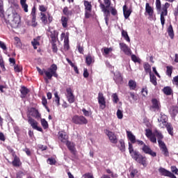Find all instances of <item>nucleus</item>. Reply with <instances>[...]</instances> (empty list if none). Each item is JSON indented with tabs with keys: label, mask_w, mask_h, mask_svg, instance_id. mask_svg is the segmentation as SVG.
Listing matches in <instances>:
<instances>
[{
	"label": "nucleus",
	"mask_w": 178,
	"mask_h": 178,
	"mask_svg": "<svg viewBox=\"0 0 178 178\" xmlns=\"http://www.w3.org/2000/svg\"><path fill=\"white\" fill-rule=\"evenodd\" d=\"M38 73L41 75L44 74L47 76L49 80L52 79V76L54 77H58V74H56V70H58V67L56 65L53 64L47 70H44L43 71L38 67H36Z\"/></svg>",
	"instance_id": "1"
},
{
	"label": "nucleus",
	"mask_w": 178,
	"mask_h": 178,
	"mask_svg": "<svg viewBox=\"0 0 178 178\" xmlns=\"http://www.w3.org/2000/svg\"><path fill=\"white\" fill-rule=\"evenodd\" d=\"M104 4L102 3H100V8L105 16L104 19H105L106 24V26H108V21L109 20V16H111V11H109V10L108 9L111 8V1L104 0Z\"/></svg>",
	"instance_id": "2"
},
{
	"label": "nucleus",
	"mask_w": 178,
	"mask_h": 178,
	"mask_svg": "<svg viewBox=\"0 0 178 178\" xmlns=\"http://www.w3.org/2000/svg\"><path fill=\"white\" fill-rule=\"evenodd\" d=\"M154 134H156V136L158 138L159 145L163 155H165V156H168L169 155V152H168V148H166V145H165V143H163V141L161 140L163 138V136L162 135V134L160 131H159L158 129L154 130Z\"/></svg>",
	"instance_id": "3"
},
{
	"label": "nucleus",
	"mask_w": 178,
	"mask_h": 178,
	"mask_svg": "<svg viewBox=\"0 0 178 178\" xmlns=\"http://www.w3.org/2000/svg\"><path fill=\"white\" fill-rule=\"evenodd\" d=\"M168 117L165 115H161L160 119L158 120V121L160 123L161 127H166L168 133L170 136H173V127L172 124L168 123Z\"/></svg>",
	"instance_id": "4"
},
{
	"label": "nucleus",
	"mask_w": 178,
	"mask_h": 178,
	"mask_svg": "<svg viewBox=\"0 0 178 178\" xmlns=\"http://www.w3.org/2000/svg\"><path fill=\"white\" fill-rule=\"evenodd\" d=\"M10 24L13 29H17L19 24H20V15L16 13H13L11 19H10Z\"/></svg>",
	"instance_id": "5"
},
{
	"label": "nucleus",
	"mask_w": 178,
	"mask_h": 178,
	"mask_svg": "<svg viewBox=\"0 0 178 178\" xmlns=\"http://www.w3.org/2000/svg\"><path fill=\"white\" fill-rule=\"evenodd\" d=\"M72 123H74L75 124H87L88 123V121L84 116H79V115H74L72 118Z\"/></svg>",
	"instance_id": "6"
},
{
	"label": "nucleus",
	"mask_w": 178,
	"mask_h": 178,
	"mask_svg": "<svg viewBox=\"0 0 178 178\" xmlns=\"http://www.w3.org/2000/svg\"><path fill=\"white\" fill-rule=\"evenodd\" d=\"M39 10L42 13H40V19L44 24H48V19L47 18V7L44 5H40L39 6Z\"/></svg>",
	"instance_id": "7"
},
{
	"label": "nucleus",
	"mask_w": 178,
	"mask_h": 178,
	"mask_svg": "<svg viewBox=\"0 0 178 178\" xmlns=\"http://www.w3.org/2000/svg\"><path fill=\"white\" fill-rule=\"evenodd\" d=\"M83 5L85 6V17L86 19H90L91 16V10H92V6L88 1H84Z\"/></svg>",
	"instance_id": "8"
},
{
	"label": "nucleus",
	"mask_w": 178,
	"mask_h": 178,
	"mask_svg": "<svg viewBox=\"0 0 178 178\" xmlns=\"http://www.w3.org/2000/svg\"><path fill=\"white\" fill-rule=\"evenodd\" d=\"M65 97L70 104H73V102H74V93H73V90H72V88H67L66 89Z\"/></svg>",
	"instance_id": "9"
},
{
	"label": "nucleus",
	"mask_w": 178,
	"mask_h": 178,
	"mask_svg": "<svg viewBox=\"0 0 178 178\" xmlns=\"http://www.w3.org/2000/svg\"><path fill=\"white\" fill-rule=\"evenodd\" d=\"M129 151L131 158L136 161L140 158V156L141 155L138 152L134 150L133 148V145H131L130 143H129Z\"/></svg>",
	"instance_id": "10"
},
{
	"label": "nucleus",
	"mask_w": 178,
	"mask_h": 178,
	"mask_svg": "<svg viewBox=\"0 0 178 178\" xmlns=\"http://www.w3.org/2000/svg\"><path fill=\"white\" fill-rule=\"evenodd\" d=\"M105 134H106V136H108L109 140L111 141V143H112L113 144H117L118 143V137L116 136V135H115V133L106 129L105 131Z\"/></svg>",
	"instance_id": "11"
},
{
	"label": "nucleus",
	"mask_w": 178,
	"mask_h": 178,
	"mask_svg": "<svg viewBox=\"0 0 178 178\" xmlns=\"http://www.w3.org/2000/svg\"><path fill=\"white\" fill-rule=\"evenodd\" d=\"M98 102L99 104L100 109H105V108L106 107V102H105V97H104V94L99 93Z\"/></svg>",
	"instance_id": "12"
},
{
	"label": "nucleus",
	"mask_w": 178,
	"mask_h": 178,
	"mask_svg": "<svg viewBox=\"0 0 178 178\" xmlns=\"http://www.w3.org/2000/svg\"><path fill=\"white\" fill-rule=\"evenodd\" d=\"M28 122L35 130H38V131H42V128L38 127V122H37L34 119L29 118Z\"/></svg>",
	"instance_id": "13"
},
{
	"label": "nucleus",
	"mask_w": 178,
	"mask_h": 178,
	"mask_svg": "<svg viewBox=\"0 0 178 178\" xmlns=\"http://www.w3.org/2000/svg\"><path fill=\"white\" fill-rule=\"evenodd\" d=\"M142 151L145 152V154H148V155H151V156H156V153L152 151L149 146L147 145H144V146L142 147Z\"/></svg>",
	"instance_id": "14"
},
{
	"label": "nucleus",
	"mask_w": 178,
	"mask_h": 178,
	"mask_svg": "<svg viewBox=\"0 0 178 178\" xmlns=\"http://www.w3.org/2000/svg\"><path fill=\"white\" fill-rule=\"evenodd\" d=\"M120 47L125 55H131V49L125 43H120Z\"/></svg>",
	"instance_id": "15"
},
{
	"label": "nucleus",
	"mask_w": 178,
	"mask_h": 178,
	"mask_svg": "<svg viewBox=\"0 0 178 178\" xmlns=\"http://www.w3.org/2000/svg\"><path fill=\"white\" fill-rule=\"evenodd\" d=\"M68 136L66 134V132L62 131L58 132V139L61 143H67Z\"/></svg>",
	"instance_id": "16"
},
{
	"label": "nucleus",
	"mask_w": 178,
	"mask_h": 178,
	"mask_svg": "<svg viewBox=\"0 0 178 178\" xmlns=\"http://www.w3.org/2000/svg\"><path fill=\"white\" fill-rule=\"evenodd\" d=\"M49 35L51 38V42H56V38H58V32L54 29H49Z\"/></svg>",
	"instance_id": "17"
},
{
	"label": "nucleus",
	"mask_w": 178,
	"mask_h": 178,
	"mask_svg": "<svg viewBox=\"0 0 178 178\" xmlns=\"http://www.w3.org/2000/svg\"><path fill=\"white\" fill-rule=\"evenodd\" d=\"M152 108L154 111H159V109H161V104L156 99H153L152 100Z\"/></svg>",
	"instance_id": "18"
},
{
	"label": "nucleus",
	"mask_w": 178,
	"mask_h": 178,
	"mask_svg": "<svg viewBox=\"0 0 178 178\" xmlns=\"http://www.w3.org/2000/svg\"><path fill=\"white\" fill-rule=\"evenodd\" d=\"M136 162H138V163H140V165H143L144 168H147V157L140 155V157L137 159Z\"/></svg>",
	"instance_id": "19"
},
{
	"label": "nucleus",
	"mask_w": 178,
	"mask_h": 178,
	"mask_svg": "<svg viewBox=\"0 0 178 178\" xmlns=\"http://www.w3.org/2000/svg\"><path fill=\"white\" fill-rule=\"evenodd\" d=\"M113 80L116 81V83H120L123 80V78L122 77V74H120V72L118 71H115L114 72V76H113Z\"/></svg>",
	"instance_id": "20"
},
{
	"label": "nucleus",
	"mask_w": 178,
	"mask_h": 178,
	"mask_svg": "<svg viewBox=\"0 0 178 178\" xmlns=\"http://www.w3.org/2000/svg\"><path fill=\"white\" fill-rule=\"evenodd\" d=\"M167 15H168V9H166V8H163L161 13V23L162 26L165 25V16H166Z\"/></svg>",
	"instance_id": "21"
},
{
	"label": "nucleus",
	"mask_w": 178,
	"mask_h": 178,
	"mask_svg": "<svg viewBox=\"0 0 178 178\" xmlns=\"http://www.w3.org/2000/svg\"><path fill=\"white\" fill-rule=\"evenodd\" d=\"M159 173H161V175H162V176H168V177H170L174 175L172 172H170L166 170L165 168H162L159 169Z\"/></svg>",
	"instance_id": "22"
},
{
	"label": "nucleus",
	"mask_w": 178,
	"mask_h": 178,
	"mask_svg": "<svg viewBox=\"0 0 178 178\" xmlns=\"http://www.w3.org/2000/svg\"><path fill=\"white\" fill-rule=\"evenodd\" d=\"M65 143H66V145H67L68 149H70V151L71 152H72V154H75L76 147H74V143H73L72 142H69V141H67Z\"/></svg>",
	"instance_id": "23"
},
{
	"label": "nucleus",
	"mask_w": 178,
	"mask_h": 178,
	"mask_svg": "<svg viewBox=\"0 0 178 178\" xmlns=\"http://www.w3.org/2000/svg\"><path fill=\"white\" fill-rule=\"evenodd\" d=\"M123 13L125 19H129L130 15H131V10L127 9V6H123Z\"/></svg>",
	"instance_id": "24"
},
{
	"label": "nucleus",
	"mask_w": 178,
	"mask_h": 178,
	"mask_svg": "<svg viewBox=\"0 0 178 178\" xmlns=\"http://www.w3.org/2000/svg\"><path fill=\"white\" fill-rule=\"evenodd\" d=\"M127 134L129 140L132 143V144L136 143L137 140H136V136H134L131 131H127Z\"/></svg>",
	"instance_id": "25"
},
{
	"label": "nucleus",
	"mask_w": 178,
	"mask_h": 178,
	"mask_svg": "<svg viewBox=\"0 0 178 178\" xmlns=\"http://www.w3.org/2000/svg\"><path fill=\"white\" fill-rule=\"evenodd\" d=\"M31 15L33 16L32 22L31 24H29V25L31 26L32 27H37V22H35V11L34 9L32 10Z\"/></svg>",
	"instance_id": "26"
},
{
	"label": "nucleus",
	"mask_w": 178,
	"mask_h": 178,
	"mask_svg": "<svg viewBox=\"0 0 178 178\" xmlns=\"http://www.w3.org/2000/svg\"><path fill=\"white\" fill-rule=\"evenodd\" d=\"M29 113L31 116H33V118H40V113L34 108H31Z\"/></svg>",
	"instance_id": "27"
},
{
	"label": "nucleus",
	"mask_w": 178,
	"mask_h": 178,
	"mask_svg": "<svg viewBox=\"0 0 178 178\" xmlns=\"http://www.w3.org/2000/svg\"><path fill=\"white\" fill-rule=\"evenodd\" d=\"M26 2H27V0H20V4L22 9H24V12L27 13L29 12V5H27Z\"/></svg>",
	"instance_id": "28"
},
{
	"label": "nucleus",
	"mask_w": 178,
	"mask_h": 178,
	"mask_svg": "<svg viewBox=\"0 0 178 178\" xmlns=\"http://www.w3.org/2000/svg\"><path fill=\"white\" fill-rule=\"evenodd\" d=\"M167 31L169 37L171 38V40H173V38H175V32L173 31V27L172 25L168 26Z\"/></svg>",
	"instance_id": "29"
},
{
	"label": "nucleus",
	"mask_w": 178,
	"mask_h": 178,
	"mask_svg": "<svg viewBox=\"0 0 178 178\" xmlns=\"http://www.w3.org/2000/svg\"><path fill=\"white\" fill-rule=\"evenodd\" d=\"M29 89H27L26 87L22 86L20 92H21V98H26V95L29 94Z\"/></svg>",
	"instance_id": "30"
},
{
	"label": "nucleus",
	"mask_w": 178,
	"mask_h": 178,
	"mask_svg": "<svg viewBox=\"0 0 178 178\" xmlns=\"http://www.w3.org/2000/svg\"><path fill=\"white\" fill-rule=\"evenodd\" d=\"M170 113L171 116H172V118H175V116H176V115H177L178 113V107L177 106L171 107V108L170 109Z\"/></svg>",
	"instance_id": "31"
},
{
	"label": "nucleus",
	"mask_w": 178,
	"mask_h": 178,
	"mask_svg": "<svg viewBox=\"0 0 178 178\" xmlns=\"http://www.w3.org/2000/svg\"><path fill=\"white\" fill-rule=\"evenodd\" d=\"M145 11L149 15V16H152V15L154 13V10L152 9V8L149 6V3H146Z\"/></svg>",
	"instance_id": "32"
},
{
	"label": "nucleus",
	"mask_w": 178,
	"mask_h": 178,
	"mask_svg": "<svg viewBox=\"0 0 178 178\" xmlns=\"http://www.w3.org/2000/svg\"><path fill=\"white\" fill-rule=\"evenodd\" d=\"M40 37H38L35 39H33V40L31 42V44L34 48V49H37V47L40 45Z\"/></svg>",
	"instance_id": "33"
},
{
	"label": "nucleus",
	"mask_w": 178,
	"mask_h": 178,
	"mask_svg": "<svg viewBox=\"0 0 178 178\" xmlns=\"http://www.w3.org/2000/svg\"><path fill=\"white\" fill-rule=\"evenodd\" d=\"M143 67L145 70V72L146 73H149V74H151V65H149L147 63H145L143 65Z\"/></svg>",
	"instance_id": "34"
},
{
	"label": "nucleus",
	"mask_w": 178,
	"mask_h": 178,
	"mask_svg": "<svg viewBox=\"0 0 178 178\" xmlns=\"http://www.w3.org/2000/svg\"><path fill=\"white\" fill-rule=\"evenodd\" d=\"M119 148L122 152H124L126 151V146L124 145V141L123 140H119Z\"/></svg>",
	"instance_id": "35"
},
{
	"label": "nucleus",
	"mask_w": 178,
	"mask_h": 178,
	"mask_svg": "<svg viewBox=\"0 0 178 178\" xmlns=\"http://www.w3.org/2000/svg\"><path fill=\"white\" fill-rule=\"evenodd\" d=\"M128 84L130 90H136V87H137V83L134 80H130Z\"/></svg>",
	"instance_id": "36"
},
{
	"label": "nucleus",
	"mask_w": 178,
	"mask_h": 178,
	"mask_svg": "<svg viewBox=\"0 0 178 178\" xmlns=\"http://www.w3.org/2000/svg\"><path fill=\"white\" fill-rule=\"evenodd\" d=\"M163 91L165 95H170L172 94V88L169 86H166L163 89Z\"/></svg>",
	"instance_id": "37"
},
{
	"label": "nucleus",
	"mask_w": 178,
	"mask_h": 178,
	"mask_svg": "<svg viewBox=\"0 0 178 178\" xmlns=\"http://www.w3.org/2000/svg\"><path fill=\"white\" fill-rule=\"evenodd\" d=\"M122 36L124 38V40H126V41L130 42V38L129 37V34H127V31L122 30Z\"/></svg>",
	"instance_id": "38"
},
{
	"label": "nucleus",
	"mask_w": 178,
	"mask_h": 178,
	"mask_svg": "<svg viewBox=\"0 0 178 178\" xmlns=\"http://www.w3.org/2000/svg\"><path fill=\"white\" fill-rule=\"evenodd\" d=\"M68 20H69V19L66 17H61V23H62L63 27H64V28L67 27Z\"/></svg>",
	"instance_id": "39"
},
{
	"label": "nucleus",
	"mask_w": 178,
	"mask_h": 178,
	"mask_svg": "<svg viewBox=\"0 0 178 178\" xmlns=\"http://www.w3.org/2000/svg\"><path fill=\"white\" fill-rule=\"evenodd\" d=\"M112 51H113V49L112 47H104V53L103 55H104L105 56H106L107 55H109V54H111V52H112Z\"/></svg>",
	"instance_id": "40"
},
{
	"label": "nucleus",
	"mask_w": 178,
	"mask_h": 178,
	"mask_svg": "<svg viewBox=\"0 0 178 178\" xmlns=\"http://www.w3.org/2000/svg\"><path fill=\"white\" fill-rule=\"evenodd\" d=\"M137 173H138V170L137 169H133L130 171L129 178H134L137 176Z\"/></svg>",
	"instance_id": "41"
},
{
	"label": "nucleus",
	"mask_w": 178,
	"mask_h": 178,
	"mask_svg": "<svg viewBox=\"0 0 178 178\" xmlns=\"http://www.w3.org/2000/svg\"><path fill=\"white\" fill-rule=\"evenodd\" d=\"M54 96H55V102L57 105V106H59V105H60V97H59V95H58V92H56L54 93Z\"/></svg>",
	"instance_id": "42"
},
{
	"label": "nucleus",
	"mask_w": 178,
	"mask_h": 178,
	"mask_svg": "<svg viewBox=\"0 0 178 178\" xmlns=\"http://www.w3.org/2000/svg\"><path fill=\"white\" fill-rule=\"evenodd\" d=\"M86 62L87 65H90L91 63H94V58L91 56H88L86 58Z\"/></svg>",
	"instance_id": "43"
},
{
	"label": "nucleus",
	"mask_w": 178,
	"mask_h": 178,
	"mask_svg": "<svg viewBox=\"0 0 178 178\" xmlns=\"http://www.w3.org/2000/svg\"><path fill=\"white\" fill-rule=\"evenodd\" d=\"M150 81L152 83L154 86H156L157 82H156V76L155 75L150 74Z\"/></svg>",
	"instance_id": "44"
},
{
	"label": "nucleus",
	"mask_w": 178,
	"mask_h": 178,
	"mask_svg": "<svg viewBox=\"0 0 178 178\" xmlns=\"http://www.w3.org/2000/svg\"><path fill=\"white\" fill-rule=\"evenodd\" d=\"M64 49L65 51L69 50V38H65V40H64Z\"/></svg>",
	"instance_id": "45"
},
{
	"label": "nucleus",
	"mask_w": 178,
	"mask_h": 178,
	"mask_svg": "<svg viewBox=\"0 0 178 178\" xmlns=\"http://www.w3.org/2000/svg\"><path fill=\"white\" fill-rule=\"evenodd\" d=\"M51 49L53 52H58V47L56 46V42H51Z\"/></svg>",
	"instance_id": "46"
},
{
	"label": "nucleus",
	"mask_w": 178,
	"mask_h": 178,
	"mask_svg": "<svg viewBox=\"0 0 178 178\" xmlns=\"http://www.w3.org/2000/svg\"><path fill=\"white\" fill-rule=\"evenodd\" d=\"M42 104L43 106H45L46 109H47L48 112H49V109L47 106V104H48V102L47 101V98L45 97H42Z\"/></svg>",
	"instance_id": "47"
},
{
	"label": "nucleus",
	"mask_w": 178,
	"mask_h": 178,
	"mask_svg": "<svg viewBox=\"0 0 178 178\" xmlns=\"http://www.w3.org/2000/svg\"><path fill=\"white\" fill-rule=\"evenodd\" d=\"M41 124L43 129H48V122L45 119L43 118L41 120Z\"/></svg>",
	"instance_id": "48"
},
{
	"label": "nucleus",
	"mask_w": 178,
	"mask_h": 178,
	"mask_svg": "<svg viewBox=\"0 0 178 178\" xmlns=\"http://www.w3.org/2000/svg\"><path fill=\"white\" fill-rule=\"evenodd\" d=\"M156 134H155V131L153 132V135H152L150 137H149L150 141L152 143H156Z\"/></svg>",
	"instance_id": "49"
},
{
	"label": "nucleus",
	"mask_w": 178,
	"mask_h": 178,
	"mask_svg": "<svg viewBox=\"0 0 178 178\" xmlns=\"http://www.w3.org/2000/svg\"><path fill=\"white\" fill-rule=\"evenodd\" d=\"M13 165L14 166H19L20 165V160L18 158L15 157L13 161Z\"/></svg>",
	"instance_id": "50"
},
{
	"label": "nucleus",
	"mask_w": 178,
	"mask_h": 178,
	"mask_svg": "<svg viewBox=\"0 0 178 178\" xmlns=\"http://www.w3.org/2000/svg\"><path fill=\"white\" fill-rule=\"evenodd\" d=\"M3 1L0 0V16L3 15Z\"/></svg>",
	"instance_id": "51"
},
{
	"label": "nucleus",
	"mask_w": 178,
	"mask_h": 178,
	"mask_svg": "<svg viewBox=\"0 0 178 178\" xmlns=\"http://www.w3.org/2000/svg\"><path fill=\"white\" fill-rule=\"evenodd\" d=\"M112 98L115 104H118V102H119V97H118V95L116 93L113 94Z\"/></svg>",
	"instance_id": "52"
},
{
	"label": "nucleus",
	"mask_w": 178,
	"mask_h": 178,
	"mask_svg": "<svg viewBox=\"0 0 178 178\" xmlns=\"http://www.w3.org/2000/svg\"><path fill=\"white\" fill-rule=\"evenodd\" d=\"M117 118L118 119H123V111L118 109L117 111Z\"/></svg>",
	"instance_id": "53"
},
{
	"label": "nucleus",
	"mask_w": 178,
	"mask_h": 178,
	"mask_svg": "<svg viewBox=\"0 0 178 178\" xmlns=\"http://www.w3.org/2000/svg\"><path fill=\"white\" fill-rule=\"evenodd\" d=\"M173 69V67H167V71L166 73L168 74V76H169L170 77V76H172V70Z\"/></svg>",
	"instance_id": "54"
},
{
	"label": "nucleus",
	"mask_w": 178,
	"mask_h": 178,
	"mask_svg": "<svg viewBox=\"0 0 178 178\" xmlns=\"http://www.w3.org/2000/svg\"><path fill=\"white\" fill-rule=\"evenodd\" d=\"M47 163H49V165H55L56 163V160H55V159H48Z\"/></svg>",
	"instance_id": "55"
},
{
	"label": "nucleus",
	"mask_w": 178,
	"mask_h": 178,
	"mask_svg": "<svg viewBox=\"0 0 178 178\" xmlns=\"http://www.w3.org/2000/svg\"><path fill=\"white\" fill-rule=\"evenodd\" d=\"M110 10L111 12V15H113V16H116L118 15V10H116L115 8L110 7Z\"/></svg>",
	"instance_id": "56"
},
{
	"label": "nucleus",
	"mask_w": 178,
	"mask_h": 178,
	"mask_svg": "<svg viewBox=\"0 0 178 178\" xmlns=\"http://www.w3.org/2000/svg\"><path fill=\"white\" fill-rule=\"evenodd\" d=\"M83 178H94L92 174L88 172L82 176Z\"/></svg>",
	"instance_id": "57"
},
{
	"label": "nucleus",
	"mask_w": 178,
	"mask_h": 178,
	"mask_svg": "<svg viewBox=\"0 0 178 178\" xmlns=\"http://www.w3.org/2000/svg\"><path fill=\"white\" fill-rule=\"evenodd\" d=\"M146 131V136L148 137H151V136L154 135V133H152V131H151L150 129H145Z\"/></svg>",
	"instance_id": "58"
},
{
	"label": "nucleus",
	"mask_w": 178,
	"mask_h": 178,
	"mask_svg": "<svg viewBox=\"0 0 178 178\" xmlns=\"http://www.w3.org/2000/svg\"><path fill=\"white\" fill-rule=\"evenodd\" d=\"M172 83L173 84H175V86H177V87L178 88V76H175L173 78Z\"/></svg>",
	"instance_id": "59"
},
{
	"label": "nucleus",
	"mask_w": 178,
	"mask_h": 178,
	"mask_svg": "<svg viewBox=\"0 0 178 178\" xmlns=\"http://www.w3.org/2000/svg\"><path fill=\"white\" fill-rule=\"evenodd\" d=\"M171 172H172V173H175V175H178L177 168H176V166H172L171 167Z\"/></svg>",
	"instance_id": "60"
},
{
	"label": "nucleus",
	"mask_w": 178,
	"mask_h": 178,
	"mask_svg": "<svg viewBox=\"0 0 178 178\" xmlns=\"http://www.w3.org/2000/svg\"><path fill=\"white\" fill-rule=\"evenodd\" d=\"M82 112L85 116H90L91 115V112L86 110V108L82 109Z\"/></svg>",
	"instance_id": "61"
},
{
	"label": "nucleus",
	"mask_w": 178,
	"mask_h": 178,
	"mask_svg": "<svg viewBox=\"0 0 178 178\" xmlns=\"http://www.w3.org/2000/svg\"><path fill=\"white\" fill-rule=\"evenodd\" d=\"M106 173L111 175V177H118L117 174H113V172H112V171H111L109 169L106 170Z\"/></svg>",
	"instance_id": "62"
},
{
	"label": "nucleus",
	"mask_w": 178,
	"mask_h": 178,
	"mask_svg": "<svg viewBox=\"0 0 178 178\" xmlns=\"http://www.w3.org/2000/svg\"><path fill=\"white\" fill-rule=\"evenodd\" d=\"M23 176H24V172L19 171L17 173V178H23Z\"/></svg>",
	"instance_id": "63"
},
{
	"label": "nucleus",
	"mask_w": 178,
	"mask_h": 178,
	"mask_svg": "<svg viewBox=\"0 0 178 178\" xmlns=\"http://www.w3.org/2000/svg\"><path fill=\"white\" fill-rule=\"evenodd\" d=\"M156 9H161V0L156 1Z\"/></svg>",
	"instance_id": "64"
}]
</instances>
